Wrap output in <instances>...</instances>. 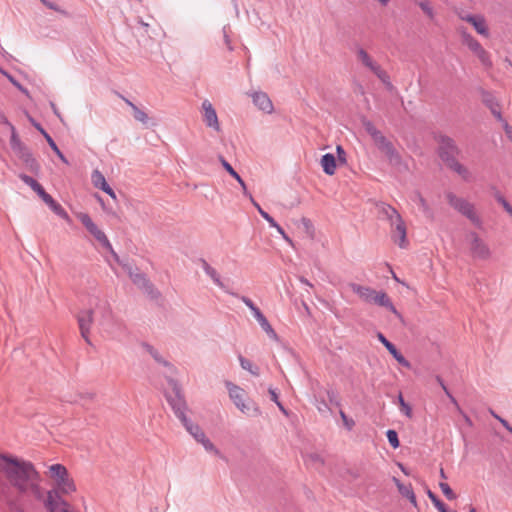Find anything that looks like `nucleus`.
Returning a JSON list of instances; mask_svg holds the SVG:
<instances>
[{
    "label": "nucleus",
    "instance_id": "f257e3e1",
    "mask_svg": "<svg viewBox=\"0 0 512 512\" xmlns=\"http://www.w3.org/2000/svg\"><path fill=\"white\" fill-rule=\"evenodd\" d=\"M0 470L4 473L9 483L21 494L28 491V483L39 479V472L30 461L17 457L0 454Z\"/></svg>",
    "mask_w": 512,
    "mask_h": 512
},
{
    "label": "nucleus",
    "instance_id": "f03ea898",
    "mask_svg": "<svg viewBox=\"0 0 512 512\" xmlns=\"http://www.w3.org/2000/svg\"><path fill=\"white\" fill-rule=\"evenodd\" d=\"M435 140L438 143V155L444 164L464 180H468L470 172L456 158L460 153V149L456 145L455 141L444 134L437 135Z\"/></svg>",
    "mask_w": 512,
    "mask_h": 512
},
{
    "label": "nucleus",
    "instance_id": "7ed1b4c3",
    "mask_svg": "<svg viewBox=\"0 0 512 512\" xmlns=\"http://www.w3.org/2000/svg\"><path fill=\"white\" fill-rule=\"evenodd\" d=\"M19 178L28 185L49 206V208L62 219L68 220L69 215L65 209L48 194L42 185L31 176L21 173Z\"/></svg>",
    "mask_w": 512,
    "mask_h": 512
},
{
    "label": "nucleus",
    "instance_id": "20e7f679",
    "mask_svg": "<svg viewBox=\"0 0 512 512\" xmlns=\"http://www.w3.org/2000/svg\"><path fill=\"white\" fill-rule=\"evenodd\" d=\"M94 313L100 314L99 324L107 331L112 332L114 327L121 328L123 323L120 319L116 318L112 312V308L107 300L96 297L90 302Z\"/></svg>",
    "mask_w": 512,
    "mask_h": 512
},
{
    "label": "nucleus",
    "instance_id": "39448f33",
    "mask_svg": "<svg viewBox=\"0 0 512 512\" xmlns=\"http://www.w3.org/2000/svg\"><path fill=\"white\" fill-rule=\"evenodd\" d=\"M168 384L171 387L172 392L165 394L166 400L171 406L175 416L181 421V423L187 422V403L182 393V389L179 383L172 378H168Z\"/></svg>",
    "mask_w": 512,
    "mask_h": 512
},
{
    "label": "nucleus",
    "instance_id": "423d86ee",
    "mask_svg": "<svg viewBox=\"0 0 512 512\" xmlns=\"http://www.w3.org/2000/svg\"><path fill=\"white\" fill-rule=\"evenodd\" d=\"M49 475L55 480L59 494H71L76 491L74 480L69 476L67 468L62 464H53L49 467Z\"/></svg>",
    "mask_w": 512,
    "mask_h": 512
},
{
    "label": "nucleus",
    "instance_id": "0eeeda50",
    "mask_svg": "<svg viewBox=\"0 0 512 512\" xmlns=\"http://www.w3.org/2000/svg\"><path fill=\"white\" fill-rule=\"evenodd\" d=\"M445 197L451 207H453L456 211L461 213L463 216L467 217L473 224L477 227H481L482 221L480 217L475 212L474 205L468 202L466 199L458 197L453 192H447Z\"/></svg>",
    "mask_w": 512,
    "mask_h": 512
},
{
    "label": "nucleus",
    "instance_id": "6e6552de",
    "mask_svg": "<svg viewBox=\"0 0 512 512\" xmlns=\"http://www.w3.org/2000/svg\"><path fill=\"white\" fill-rule=\"evenodd\" d=\"M78 218L84 227L89 231V233L92 234L95 239L113 255L116 261H119V257L113 250V247L106 234L97 227L91 217L86 213H81Z\"/></svg>",
    "mask_w": 512,
    "mask_h": 512
},
{
    "label": "nucleus",
    "instance_id": "1a4fd4ad",
    "mask_svg": "<svg viewBox=\"0 0 512 512\" xmlns=\"http://www.w3.org/2000/svg\"><path fill=\"white\" fill-rule=\"evenodd\" d=\"M466 239L469 241L470 253L473 258L487 260L491 257V250L489 246L476 232H469L466 235Z\"/></svg>",
    "mask_w": 512,
    "mask_h": 512
},
{
    "label": "nucleus",
    "instance_id": "9d476101",
    "mask_svg": "<svg viewBox=\"0 0 512 512\" xmlns=\"http://www.w3.org/2000/svg\"><path fill=\"white\" fill-rule=\"evenodd\" d=\"M375 145L382 151L391 165L399 167L402 165V157L395 149L392 142H390L382 133L373 139Z\"/></svg>",
    "mask_w": 512,
    "mask_h": 512
},
{
    "label": "nucleus",
    "instance_id": "9b49d317",
    "mask_svg": "<svg viewBox=\"0 0 512 512\" xmlns=\"http://www.w3.org/2000/svg\"><path fill=\"white\" fill-rule=\"evenodd\" d=\"M182 424L186 428V430L193 436V438L204 446L205 450L213 451L216 454H219V451L216 449L213 443L206 437L205 433L203 432L199 425L192 423L189 419H187V422H183Z\"/></svg>",
    "mask_w": 512,
    "mask_h": 512
},
{
    "label": "nucleus",
    "instance_id": "f8f14e48",
    "mask_svg": "<svg viewBox=\"0 0 512 512\" xmlns=\"http://www.w3.org/2000/svg\"><path fill=\"white\" fill-rule=\"evenodd\" d=\"M94 321V309L91 307L89 309L81 310L77 314V322L79 326V330L82 338L86 341V343L91 344L89 333Z\"/></svg>",
    "mask_w": 512,
    "mask_h": 512
},
{
    "label": "nucleus",
    "instance_id": "ddd939ff",
    "mask_svg": "<svg viewBox=\"0 0 512 512\" xmlns=\"http://www.w3.org/2000/svg\"><path fill=\"white\" fill-rule=\"evenodd\" d=\"M45 507L49 512H70L67 501L62 498L58 491L54 490L47 492Z\"/></svg>",
    "mask_w": 512,
    "mask_h": 512
},
{
    "label": "nucleus",
    "instance_id": "4468645a",
    "mask_svg": "<svg viewBox=\"0 0 512 512\" xmlns=\"http://www.w3.org/2000/svg\"><path fill=\"white\" fill-rule=\"evenodd\" d=\"M459 17L461 20L470 23L477 33L482 36L488 37L489 30L486 24V20L482 15H472L468 13L461 12L459 13Z\"/></svg>",
    "mask_w": 512,
    "mask_h": 512
},
{
    "label": "nucleus",
    "instance_id": "2eb2a0df",
    "mask_svg": "<svg viewBox=\"0 0 512 512\" xmlns=\"http://www.w3.org/2000/svg\"><path fill=\"white\" fill-rule=\"evenodd\" d=\"M406 236V226L401 217L394 222V227H391V237L393 241L399 245L400 248H406L408 245Z\"/></svg>",
    "mask_w": 512,
    "mask_h": 512
},
{
    "label": "nucleus",
    "instance_id": "dca6fc26",
    "mask_svg": "<svg viewBox=\"0 0 512 512\" xmlns=\"http://www.w3.org/2000/svg\"><path fill=\"white\" fill-rule=\"evenodd\" d=\"M378 340L385 346L394 359L402 366L410 368V362L397 350L396 346L391 343L382 333L377 334Z\"/></svg>",
    "mask_w": 512,
    "mask_h": 512
},
{
    "label": "nucleus",
    "instance_id": "f3484780",
    "mask_svg": "<svg viewBox=\"0 0 512 512\" xmlns=\"http://www.w3.org/2000/svg\"><path fill=\"white\" fill-rule=\"evenodd\" d=\"M202 108L204 110L203 120H204L205 124L208 127H211L213 129H215L216 131H219L220 125L218 122V117H217L216 111L213 108L212 104L208 100H205L202 103Z\"/></svg>",
    "mask_w": 512,
    "mask_h": 512
},
{
    "label": "nucleus",
    "instance_id": "a211bd4d",
    "mask_svg": "<svg viewBox=\"0 0 512 512\" xmlns=\"http://www.w3.org/2000/svg\"><path fill=\"white\" fill-rule=\"evenodd\" d=\"M31 124L44 136L47 143L49 144L50 148L56 153V155L60 158L62 162L65 164H68L67 158L64 156V154L60 151L55 141L52 139V137L46 132V130L41 126L40 123L36 122L33 118H29Z\"/></svg>",
    "mask_w": 512,
    "mask_h": 512
},
{
    "label": "nucleus",
    "instance_id": "6ab92c4d",
    "mask_svg": "<svg viewBox=\"0 0 512 512\" xmlns=\"http://www.w3.org/2000/svg\"><path fill=\"white\" fill-rule=\"evenodd\" d=\"M372 303L389 309L399 319H402V315L396 309V307L393 305L392 301L390 300L389 296L384 291H375V296L373 297Z\"/></svg>",
    "mask_w": 512,
    "mask_h": 512
},
{
    "label": "nucleus",
    "instance_id": "aec40b11",
    "mask_svg": "<svg viewBox=\"0 0 512 512\" xmlns=\"http://www.w3.org/2000/svg\"><path fill=\"white\" fill-rule=\"evenodd\" d=\"M226 387L228 389L229 396H230L231 400L233 401V403L235 404V406L237 408L244 407V403L246 401L245 391L241 387H239L231 382H227Z\"/></svg>",
    "mask_w": 512,
    "mask_h": 512
},
{
    "label": "nucleus",
    "instance_id": "412c9836",
    "mask_svg": "<svg viewBox=\"0 0 512 512\" xmlns=\"http://www.w3.org/2000/svg\"><path fill=\"white\" fill-rule=\"evenodd\" d=\"M199 262L201 263V266H202L203 270L205 271V273L213 280V282L219 288L225 290L227 293H229L233 296H238L236 293L229 292L228 290H226L224 283L221 281L219 273L205 259L201 258L199 260Z\"/></svg>",
    "mask_w": 512,
    "mask_h": 512
},
{
    "label": "nucleus",
    "instance_id": "4be33fe9",
    "mask_svg": "<svg viewBox=\"0 0 512 512\" xmlns=\"http://www.w3.org/2000/svg\"><path fill=\"white\" fill-rule=\"evenodd\" d=\"M349 287L363 301H365L367 303H372L373 297L375 296V291H376L375 289L368 287V286H362L357 283H350Z\"/></svg>",
    "mask_w": 512,
    "mask_h": 512
},
{
    "label": "nucleus",
    "instance_id": "5701e85b",
    "mask_svg": "<svg viewBox=\"0 0 512 512\" xmlns=\"http://www.w3.org/2000/svg\"><path fill=\"white\" fill-rule=\"evenodd\" d=\"M253 103L262 111L271 113L273 111V104L268 95L264 92H256L252 96Z\"/></svg>",
    "mask_w": 512,
    "mask_h": 512
},
{
    "label": "nucleus",
    "instance_id": "b1692460",
    "mask_svg": "<svg viewBox=\"0 0 512 512\" xmlns=\"http://www.w3.org/2000/svg\"><path fill=\"white\" fill-rule=\"evenodd\" d=\"M458 31L461 35L462 43L468 46L475 55L483 48L481 44L466 31L465 28L459 27Z\"/></svg>",
    "mask_w": 512,
    "mask_h": 512
},
{
    "label": "nucleus",
    "instance_id": "393cba45",
    "mask_svg": "<svg viewBox=\"0 0 512 512\" xmlns=\"http://www.w3.org/2000/svg\"><path fill=\"white\" fill-rule=\"evenodd\" d=\"M411 199L417 203L424 213L425 217L429 220H434V212L427 203L426 199L422 196V194L419 191H414L412 193Z\"/></svg>",
    "mask_w": 512,
    "mask_h": 512
},
{
    "label": "nucleus",
    "instance_id": "a878e982",
    "mask_svg": "<svg viewBox=\"0 0 512 512\" xmlns=\"http://www.w3.org/2000/svg\"><path fill=\"white\" fill-rule=\"evenodd\" d=\"M92 181H93L95 187H97V188L101 189L102 191H104L105 193L109 194L112 198H116L113 189L106 182L105 177L103 176V174L100 171H98V170L93 171Z\"/></svg>",
    "mask_w": 512,
    "mask_h": 512
},
{
    "label": "nucleus",
    "instance_id": "bb28decb",
    "mask_svg": "<svg viewBox=\"0 0 512 512\" xmlns=\"http://www.w3.org/2000/svg\"><path fill=\"white\" fill-rule=\"evenodd\" d=\"M256 320L258 321L261 328L266 332V334L269 336V338L273 340H278V335L275 332V330L272 328L271 324L267 320V318L264 316V314L259 310L257 313L253 315Z\"/></svg>",
    "mask_w": 512,
    "mask_h": 512
},
{
    "label": "nucleus",
    "instance_id": "cd10ccee",
    "mask_svg": "<svg viewBox=\"0 0 512 512\" xmlns=\"http://www.w3.org/2000/svg\"><path fill=\"white\" fill-rule=\"evenodd\" d=\"M393 481H394L395 485L397 486L399 493L403 497L407 498L410 501L411 504H413L414 506H417V500H416V496L414 494V491L412 489V486L411 485H404L396 477H393Z\"/></svg>",
    "mask_w": 512,
    "mask_h": 512
},
{
    "label": "nucleus",
    "instance_id": "c85d7f7f",
    "mask_svg": "<svg viewBox=\"0 0 512 512\" xmlns=\"http://www.w3.org/2000/svg\"><path fill=\"white\" fill-rule=\"evenodd\" d=\"M142 347L143 349L149 353L151 355V357L159 364L165 366V367H168L170 368L171 370H174V366L166 361L161 355L160 353L158 352L157 349H155L152 345H150L149 343H146V342H143L142 343Z\"/></svg>",
    "mask_w": 512,
    "mask_h": 512
},
{
    "label": "nucleus",
    "instance_id": "c756f323",
    "mask_svg": "<svg viewBox=\"0 0 512 512\" xmlns=\"http://www.w3.org/2000/svg\"><path fill=\"white\" fill-rule=\"evenodd\" d=\"M321 166L327 175H334L336 170V159L331 153L324 154L321 158Z\"/></svg>",
    "mask_w": 512,
    "mask_h": 512
},
{
    "label": "nucleus",
    "instance_id": "7c9ffc66",
    "mask_svg": "<svg viewBox=\"0 0 512 512\" xmlns=\"http://www.w3.org/2000/svg\"><path fill=\"white\" fill-rule=\"evenodd\" d=\"M238 409L250 417H257L262 413L260 407L253 400L245 401L244 407H239Z\"/></svg>",
    "mask_w": 512,
    "mask_h": 512
},
{
    "label": "nucleus",
    "instance_id": "2f4dec72",
    "mask_svg": "<svg viewBox=\"0 0 512 512\" xmlns=\"http://www.w3.org/2000/svg\"><path fill=\"white\" fill-rule=\"evenodd\" d=\"M381 213L390 222L391 227H394V222L401 218V215L398 213V211L390 205H383L381 207Z\"/></svg>",
    "mask_w": 512,
    "mask_h": 512
},
{
    "label": "nucleus",
    "instance_id": "473e14b6",
    "mask_svg": "<svg viewBox=\"0 0 512 512\" xmlns=\"http://www.w3.org/2000/svg\"><path fill=\"white\" fill-rule=\"evenodd\" d=\"M357 56L362 64L371 71L378 65L363 48H358Z\"/></svg>",
    "mask_w": 512,
    "mask_h": 512
},
{
    "label": "nucleus",
    "instance_id": "72a5a7b5",
    "mask_svg": "<svg viewBox=\"0 0 512 512\" xmlns=\"http://www.w3.org/2000/svg\"><path fill=\"white\" fill-rule=\"evenodd\" d=\"M129 276H130L132 282L135 285H137L140 289H143L150 282V280L146 277V275L143 273H140V272L130 271Z\"/></svg>",
    "mask_w": 512,
    "mask_h": 512
},
{
    "label": "nucleus",
    "instance_id": "f704fd0d",
    "mask_svg": "<svg viewBox=\"0 0 512 512\" xmlns=\"http://www.w3.org/2000/svg\"><path fill=\"white\" fill-rule=\"evenodd\" d=\"M481 97H482V102L484 103V105L486 107H488L490 110L499 106L497 99L494 97V95L491 92L482 89Z\"/></svg>",
    "mask_w": 512,
    "mask_h": 512
},
{
    "label": "nucleus",
    "instance_id": "c9c22d12",
    "mask_svg": "<svg viewBox=\"0 0 512 512\" xmlns=\"http://www.w3.org/2000/svg\"><path fill=\"white\" fill-rule=\"evenodd\" d=\"M238 359L242 369L249 371L254 376L259 375V368L257 366H254L250 360L246 359L242 355H239Z\"/></svg>",
    "mask_w": 512,
    "mask_h": 512
},
{
    "label": "nucleus",
    "instance_id": "e433bc0d",
    "mask_svg": "<svg viewBox=\"0 0 512 512\" xmlns=\"http://www.w3.org/2000/svg\"><path fill=\"white\" fill-rule=\"evenodd\" d=\"M362 125L365 129V131L370 135L372 139L376 138L378 135L381 134V131L378 130L375 125L368 119L363 118L362 119Z\"/></svg>",
    "mask_w": 512,
    "mask_h": 512
},
{
    "label": "nucleus",
    "instance_id": "4c0bfd02",
    "mask_svg": "<svg viewBox=\"0 0 512 512\" xmlns=\"http://www.w3.org/2000/svg\"><path fill=\"white\" fill-rule=\"evenodd\" d=\"M40 481H41V476L39 475V479L38 480H31L29 483H28V490H30L32 492V494L37 498V499H42V489L40 487Z\"/></svg>",
    "mask_w": 512,
    "mask_h": 512
},
{
    "label": "nucleus",
    "instance_id": "58836bf2",
    "mask_svg": "<svg viewBox=\"0 0 512 512\" xmlns=\"http://www.w3.org/2000/svg\"><path fill=\"white\" fill-rule=\"evenodd\" d=\"M23 163L29 169L30 172H32L34 174H38L40 172V164L35 159L33 154L30 155L29 157H27L26 159H24Z\"/></svg>",
    "mask_w": 512,
    "mask_h": 512
},
{
    "label": "nucleus",
    "instance_id": "ea45409f",
    "mask_svg": "<svg viewBox=\"0 0 512 512\" xmlns=\"http://www.w3.org/2000/svg\"><path fill=\"white\" fill-rule=\"evenodd\" d=\"M11 129V138H10V146H11V149L13 151H15L16 149L20 148L21 146H23L24 144L22 143V141L20 140V138L18 137L17 133H16V130H15V127L10 124L8 125Z\"/></svg>",
    "mask_w": 512,
    "mask_h": 512
},
{
    "label": "nucleus",
    "instance_id": "a19ab883",
    "mask_svg": "<svg viewBox=\"0 0 512 512\" xmlns=\"http://www.w3.org/2000/svg\"><path fill=\"white\" fill-rule=\"evenodd\" d=\"M494 197L496 199V201L502 205V207L504 208V210L510 215L512 216V206L511 204L504 198V196L498 191V190H495L494 192Z\"/></svg>",
    "mask_w": 512,
    "mask_h": 512
},
{
    "label": "nucleus",
    "instance_id": "79ce46f5",
    "mask_svg": "<svg viewBox=\"0 0 512 512\" xmlns=\"http://www.w3.org/2000/svg\"><path fill=\"white\" fill-rule=\"evenodd\" d=\"M132 111H133V117H134V119L136 121H139V122H141L144 125H148L149 117L146 114V112H144L143 110H141L137 106H133V110Z\"/></svg>",
    "mask_w": 512,
    "mask_h": 512
},
{
    "label": "nucleus",
    "instance_id": "37998d69",
    "mask_svg": "<svg viewBox=\"0 0 512 512\" xmlns=\"http://www.w3.org/2000/svg\"><path fill=\"white\" fill-rule=\"evenodd\" d=\"M249 199L254 205V207L258 210L259 214L269 223V225H274L275 220L271 217L266 211H264L261 206L254 200L252 195H249Z\"/></svg>",
    "mask_w": 512,
    "mask_h": 512
},
{
    "label": "nucleus",
    "instance_id": "c03bdc74",
    "mask_svg": "<svg viewBox=\"0 0 512 512\" xmlns=\"http://www.w3.org/2000/svg\"><path fill=\"white\" fill-rule=\"evenodd\" d=\"M142 290L153 300L161 297L160 291L151 283V281Z\"/></svg>",
    "mask_w": 512,
    "mask_h": 512
},
{
    "label": "nucleus",
    "instance_id": "a18cd8bd",
    "mask_svg": "<svg viewBox=\"0 0 512 512\" xmlns=\"http://www.w3.org/2000/svg\"><path fill=\"white\" fill-rule=\"evenodd\" d=\"M476 56L479 58V60L483 66H485L486 68L492 67V61L490 59V55L484 48H482L480 51H478Z\"/></svg>",
    "mask_w": 512,
    "mask_h": 512
},
{
    "label": "nucleus",
    "instance_id": "49530a36",
    "mask_svg": "<svg viewBox=\"0 0 512 512\" xmlns=\"http://www.w3.org/2000/svg\"><path fill=\"white\" fill-rule=\"evenodd\" d=\"M439 488L442 493L448 500H455L457 498L456 493L451 489V487L446 482H440Z\"/></svg>",
    "mask_w": 512,
    "mask_h": 512
},
{
    "label": "nucleus",
    "instance_id": "de8ad7c7",
    "mask_svg": "<svg viewBox=\"0 0 512 512\" xmlns=\"http://www.w3.org/2000/svg\"><path fill=\"white\" fill-rule=\"evenodd\" d=\"M372 72L384 83L387 85H391L389 75L386 71H384L381 66L378 64Z\"/></svg>",
    "mask_w": 512,
    "mask_h": 512
},
{
    "label": "nucleus",
    "instance_id": "09e8293b",
    "mask_svg": "<svg viewBox=\"0 0 512 512\" xmlns=\"http://www.w3.org/2000/svg\"><path fill=\"white\" fill-rule=\"evenodd\" d=\"M386 436H387L389 444L394 449H396V448H398L400 446V441H399V438H398V434H397V432L395 430H393V429L387 430Z\"/></svg>",
    "mask_w": 512,
    "mask_h": 512
},
{
    "label": "nucleus",
    "instance_id": "8fccbe9b",
    "mask_svg": "<svg viewBox=\"0 0 512 512\" xmlns=\"http://www.w3.org/2000/svg\"><path fill=\"white\" fill-rule=\"evenodd\" d=\"M398 402L400 405L401 412L403 414H405L408 418H411L412 417V408L408 403L405 402L401 393L398 395Z\"/></svg>",
    "mask_w": 512,
    "mask_h": 512
},
{
    "label": "nucleus",
    "instance_id": "3c124183",
    "mask_svg": "<svg viewBox=\"0 0 512 512\" xmlns=\"http://www.w3.org/2000/svg\"><path fill=\"white\" fill-rule=\"evenodd\" d=\"M327 397L328 401L331 405L340 407L341 406V399L339 394L335 390H327Z\"/></svg>",
    "mask_w": 512,
    "mask_h": 512
},
{
    "label": "nucleus",
    "instance_id": "603ef678",
    "mask_svg": "<svg viewBox=\"0 0 512 512\" xmlns=\"http://www.w3.org/2000/svg\"><path fill=\"white\" fill-rule=\"evenodd\" d=\"M219 161L223 168L234 178L239 179V174L235 171V169L226 161L223 156H219Z\"/></svg>",
    "mask_w": 512,
    "mask_h": 512
},
{
    "label": "nucleus",
    "instance_id": "864d4df0",
    "mask_svg": "<svg viewBox=\"0 0 512 512\" xmlns=\"http://www.w3.org/2000/svg\"><path fill=\"white\" fill-rule=\"evenodd\" d=\"M419 7L422 9V11L430 18V19H433L434 18V11H433V8L431 7L429 1L425 0V1H420L418 3Z\"/></svg>",
    "mask_w": 512,
    "mask_h": 512
},
{
    "label": "nucleus",
    "instance_id": "5fc2aeb1",
    "mask_svg": "<svg viewBox=\"0 0 512 512\" xmlns=\"http://www.w3.org/2000/svg\"><path fill=\"white\" fill-rule=\"evenodd\" d=\"M95 397V394L92 392H86V393H79L77 395V398L75 399H69L68 402L70 403H76L79 400H85V401H92Z\"/></svg>",
    "mask_w": 512,
    "mask_h": 512
},
{
    "label": "nucleus",
    "instance_id": "6e6d98bb",
    "mask_svg": "<svg viewBox=\"0 0 512 512\" xmlns=\"http://www.w3.org/2000/svg\"><path fill=\"white\" fill-rule=\"evenodd\" d=\"M13 152L22 161L24 159H26L27 157H29L30 155H32L31 151L25 146V144L23 146H21L20 148L16 149L15 151H13Z\"/></svg>",
    "mask_w": 512,
    "mask_h": 512
},
{
    "label": "nucleus",
    "instance_id": "4d7b16f0",
    "mask_svg": "<svg viewBox=\"0 0 512 512\" xmlns=\"http://www.w3.org/2000/svg\"><path fill=\"white\" fill-rule=\"evenodd\" d=\"M339 414H340V417L341 419L343 420V424L344 426L348 429V430H352L353 427L355 426V421L352 419V418H349L345 412L343 410H340L339 411Z\"/></svg>",
    "mask_w": 512,
    "mask_h": 512
},
{
    "label": "nucleus",
    "instance_id": "13d9d810",
    "mask_svg": "<svg viewBox=\"0 0 512 512\" xmlns=\"http://www.w3.org/2000/svg\"><path fill=\"white\" fill-rule=\"evenodd\" d=\"M240 299L251 310L253 315L260 310L250 298L241 296Z\"/></svg>",
    "mask_w": 512,
    "mask_h": 512
},
{
    "label": "nucleus",
    "instance_id": "bf43d9fd",
    "mask_svg": "<svg viewBox=\"0 0 512 512\" xmlns=\"http://www.w3.org/2000/svg\"><path fill=\"white\" fill-rule=\"evenodd\" d=\"M307 460L311 463H319L320 465H324L323 458L317 453H311L307 456Z\"/></svg>",
    "mask_w": 512,
    "mask_h": 512
},
{
    "label": "nucleus",
    "instance_id": "052dcab7",
    "mask_svg": "<svg viewBox=\"0 0 512 512\" xmlns=\"http://www.w3.org/2000/svg\"><path fill=\"white\" fill-rule=\"evenodd\" d=\"M338 161L340 163H346V152L341 145L336 147Z\"/></svg>",
    "mask_w": 512,
    "mask_h": 512
},
{
    "label": "nucleus",
    "instance_id": "680f3d73",
    "mask_svg": "<svg viewBox=\"0 0 512 512\" xmlns=\"http://www.w3.org/2000/svg\"><path fill=\"white\" fill-rule=\"evenodd\" d=\"M271 227L275 228L277 230V232L279 234H281L283 236V238L290 244H292V240L286 235L285 231L283 230V228L277 224V222L275 221V224L274 225H270Z\"/></svg>",
    "mask_w": 512,
    "mask_h": 512
},
{
    "label": "nucleus",
    "instance_id": "e2e57ef3",
    "mask_svg": "<svg viewBox=\"0 0 512 512\" xmlns=\"http://www.w3.org/2000/svg\"><path fill=\"white\" fill-rule=\"evenodd\" d=\"M301 221H302V224L304 225L306 231L308 233H312L313 225H312L311 221L305 217H303Z\"/></svg>",
    "mask_w": 512,
    "mask_h": 512
},
{
    "label": "nucleus",
    "instance_id": "0e129e2a",
    "mask_svg": "<svg viewBox=\"0 0 512 512\" xmlns=\"http://www.w3.org/2000/svg\"><path fill=\"white\" fill-rule=\"evenodd\" d=\"M435 380L437 381V383L441 386V388L443 389V391L445 392L446 395H449V389L447 388L446 384L444 383L443 379L441 378V376L439 375H436L435 376Z\"/></svg>",
    "mask_w": 512,
    "mask_h": 512
},
{
    "label": "nucleus",
    "instance_id": "69168bd1",
    "mask_svg": "<svg viewBox=\"0 0 512 512\" xmlns=\"http://www.w3.org/2000/svg\"><path fill=\"white\" fill-rule=\"evenodd\" d=\"M47 8L51 9V10H54V11H59V8L58 6L53 3V2H50L49 0H40Z\"/></svg>",
    "mask_w": 512,
    "mask_h": 512
},
{
    "label": "nucleus",
    "instance_id": "338daca9",
    "mask_svg": "<svg viewBox=\"0 0 512 512\" xmlns=\"http://www.w3.org/2000/svg\"><path fill=\"white\" fill-rule=\"evenodd\" d=\"M239 184L240 186L242 187V190H243V194L247 197H249V195H251L248 191H247V187H246V184L244 182V180L241 178V176H239V179H235Z\"/></svg>",
    "mask_w": 512,
    "mask_h": 512
},
{
    "label": "nucleus",
    "instance_id": "774afa93",
    "mask_svg": "<svg viewBox=\"0 0 512 512\" xmlns=\"http://www.w3.org/2000/svg\"><path fill=\"white\" fill-rule=\"evenodd\" d=\"M268 392L271 396V400L277 404V402H279V398H278V394L275 391V389L269 388Z\"/></svg>",
    "mask_w": 512,
    "mask_h": 512
}]
</instances>
